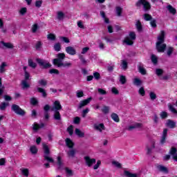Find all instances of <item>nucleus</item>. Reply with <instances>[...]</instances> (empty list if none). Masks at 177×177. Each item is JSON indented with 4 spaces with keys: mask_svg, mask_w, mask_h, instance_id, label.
<instances>
[{
    "mask_svg": "<svg viewBox=\"0 0 177 177\" xmlns=\"http://www.w3.org/2000/svg\"><path fill=\"white\" fill-rule=\"evenodd\" d=\"M135 39H136V34H135V32H130L129 34V37H126L124 38V42L129 46H132V45H133V41H135Z\"/></svg>",
    "mask_w": 177,
    "mask_h": 177,
    "instance_id": "1",
    "label": "nucleus"
},
{
    "mask_svg": "<svg viewBox=\"0 0 177 177\" xmlns=\"http://www.w3.org/2000/svg\"><path fill=\"white\" fill-rule=\"evenodd\" d=\"M11 110L14 111V113L17 115H21V117L26 115V111H24L23 109H21L20 106L16 104H13L12 105Z\"/></svg>",
    "mask_w": 177,
    "mask_h": 177,
    "instance_id": "2",
    "label": "nucleus"
},
{
    "mask_svg": "<svg viewBox=\"0 0 177 177\" xmlns=\"http://www.w3.org/2000/svg\"><path fill=\"white\" fill-rule=\"evenodd\" d=\"M57 57L53 59V64L54 66H59L61 63L63 62V60L66 59V54L63 53H59L57 55Z\"/></svg>",
    "mask_w": 177,
    "mask_h": 177,
    "instance_id": "3",
    "label": "nucleus"
},
{
    "mask_svg": "<svg viewBox=\"0 0 177 177\" xmlns=\"http://www.w3.org/2000/svg\"><path fill=\"white\" fill-rule=\"evenodd\" d=\"M36 62L38 63L39 66H40V67H43V68H50V67H52V64H50V63H46L45 61L39 58H37Z\"/></svg>",
    "mask_w": 177,
    "mask_h": 177,
    "instance_id": "4",
    "label": "nucleus"
},
{
    "mask_svg": "<svg viewBox=\"0 0 177 177\" xmlns=\"http://www.w3.org/2000/svg\"><path fill=\"white\" fill-rule=\"evenodd\" d=\"M84 161L87 167L91 168L93 165V164H96V159L95 158H91L89 156H84Z\"/></svg>",
    "mask_w": 177,
    "mask_h": 177,
    "instance_id": "5",
    "label": "nucleus"
},
{
    "mask_svg": "<svg viewBox=\"0 0 177 177\" xmlns=\"http://www.w3.org/2000/svg\"><path fill=\"white\" fill-rule=\"evenodd\" d=\"M165 49H167V44L161 42H156V50L159 53L165 52Z\"/></svg>",
    "mask_w": 177,
    "mask_h": 177,
    "instance_id": "6",
    "label": "nucleus"
},
{
    "mask_svg": "<svg viewBox=\"0 0 177 177\" xmlns=\"http://www.w3.org/2000/svg\"><path fill=\"white\" fill-rule=\"evenodd\" d=\"M57 166L58 171H62V169H63V167H64V163L63 162V160H62V156H60L57 158Z\"/></svg>",
    "mask_w": 177,
    "mask_h": 177,
    "instance_id": "7",
    "label": "nucleus"
},
{
    "mask_svg": "<svg viewBox=\"0 0 177 177\" xmlns=\"http://www.w3.org/2000/svg\"><path fill=\"white\" fill-rule=\"evenodd\" d=\"M91 100H92V97L82 100L79 104L78 109H82L84 106H88V104L91 103Z\"/></svg>",
    "mask_w": 177,
    "mask_h": 177,
    "instance_id": "8",
    "label": "nucleus"
},
{
    "mask_svg": "<svg viewBox=\"0 0 177 177\" xmlns=\"http://www.w3.org/2000/svg\"><path fill=\"white\" fill-rule=\"evenodd\" d=\"M65 50L68 55H71V56H74V55H77V50H75V48L73 46H68L65 48Z\"/></svg>",
    "mask_w": 177,
    "mask_h": 177,
    "instance_id": "9",
    "label": "nucleus"
},
{
    "mask_svg": "<svg viewBox=\"0 0 177 177\" xmlns=\"http://www.w3.org/2000/svg\"><path fill=\"white\" fill-rule=\"evenodd\" d=\"M42 147L44 153V156H50V149H49V146L46 145L45 142H43Z\"/></svg>",
    "mask_w": 177,
    "mask_h": 177,
    "instance_id": "10",
    "label": "nucleus"
},
{
    "mask_svg": "<svg viewBox=\"0 0 177 177\" xmlns=\"http://www.w3.org/2000/svg\"><path fill=\"white\" fill-rule=\"evenodd\" d=\"M44 118L45 120H49V112H48L49 110H50V105L46 104L44 107Z\"/></svg>",
    "mask_w": 177,
    "mask_h": 177,
    "instance_id": "11",
    "label": "nucleus"
},
{
    "mask_svg": "<svg viewBox=\"0 0 177 177\" xmlns=\"http://www.w3.org/2000/svg\"><path fill=\"white\" fill-rule=\"evenodd\" d=\"M44 127H45V124L44 123H41L40 124L35 122L33 124V131H35V132H37L38 131H39V129H41V128H44Z\"/></svg>",
    "mask_w": 177,
    "mask_h": 177,
    "instance_id": "12",
    "label": "nucleus"
},
{
    "mask_svg": "<svg viewBox=\"0 0 177 177\" xmlns=\"http://www.w3.org/2000/svg\"><path fill=\"white\" fill-rule=\"evenodd\" d=\"M165 41V31L161 30L160 34L158 37V41L160 43H164Z\"/></svg>",
    "mask_w": 177,
    "mask_h": 177,
    "instance_id": "13",
    "label": "nucleus"
},
{
    "mask_svg": "<svg viewBox=\"0 0 177 177\" xmlns=\"http://www.w3.org/2000/svg\"><path fill=\"white\" fill-rule=\"evenodd\" d=\"M157 168L160 172H163L164 174H168V172H169L168 168L166 167L165 166L158 165Z\"/></svg>",
    "mask_w": 177,
    "mask_h": 177,
    "instance_id": "14",
    "label": "nucleus"
},
{
    "mask_svg": "<svg viewBox=\"0 0 177 177\" xmlns=\"http://www.w3.org/2000/svg\"><path fill=\"white\" fill-rule=\"evenodd\" d=\"M167 127L174 129V128H176V122H174V120H167Z\"/></svg>",
    "mask_w": 177,
    "mask_h": 177,
    "instance_id": "15",
    "label": "nucleus"
},
{
    "mask_svg": "<svg viewBox=\"0 0 177 177\" xmlns=\"http://www.w3.org/2000/svg\"><path fill=\"white\" fill-rule=\"evenodd\" d=\"M66 142V145L67 146V147H68L69 149H73V147H74V142H73V140H71V139L70 138H66L65 140Z\"/></svg>",
    "mask_w": 177,
    "mask_h": 177,
    "instance_id": "16",
    "label": "nucleus"
},
{
    "mask_svg": "<svg viewBox=\"0 0 177 177\" xmlns=\"http://www.w3.org/2000/svg\"><path fill=\"white\" fill-rule=\"evenodd\" d=\"M0 44H1V45H3V46H5V48H7V49H13L14 46L13 44H12L11 43H6L3 41H1Z\"/></svg>",
    "mask_w": 177,
    "mask_h": 177,
    "instance_id": "17",
    "label": "nucleus"
},
{
    "mask_svg": "<svg viewBox=\"0 0 177 177\" xmlns=\"http://www.w3.org/2000/svg\"><path fill=\"white\" fill-rule=\"evenodd\" d=\"M37 92H39V93H41L42 97H46V96H48V93H46L45 88L38 87Z\"/></svg>",
    "mask_w": 177,
    "mask_h": 177,
    "instance_id": "18",
    "label": "nucleus"
},
{
    "mask_svg": "<svg viewBox=\"0 0 177 177\" xmlns=\"http://www.w3.org/2000/svg\"><path fill=\"white\" fill-rule=\"evenodd\" d=\"M53 117L54 120L56 121H60L62 120V115H60V112L59 111H55Z\"/></svg>",
    "mask_w": 177,
    "mask_h": 177,
    "instance_id": "19",
    "label": "nucleus"
},
{
    "mask_svg": "<svg viewBox=\"0 0 177 177\" xmlns=\"http://www.w3.org/2000/svg\"><path fill=\"white\" fill-rule=\"evenodd\" d=\"M138 71L142 75H146L147 74V71L143 66L138 65Z\"/></svg>",
    "mask_w": 177,
    "mask_h": 177,
    "instance_id": "20",
    "label": "nucleus"
},
{
    "mask_svg": "<svg viewBox=\"0 0 177 177\" xmlns=\"http://www.w3.org/2000/svg\"><path fill=\"white\" fill-rule=\"evenodd\" d=\"M124 176L126 177H138V174L131 173L129 171H124Z\"/></svg>",
    "mask_w": 177,
    "mask_h": 177,
    "instance_id": "21",
    "label": "nucleus"
},
{
    "mask_svg": "<svg viewBox=\"0 0 177 177\" xmlns=\"http://www.w3.org/2000/svg\"><path fill=\"white\" fill-rule=\"evenodd\" d=\"M167 10L169 12V13H171V15H176V9H175V8H173L172 6L169 5L167 6Z\"/></svg>",
    "mask_w": 177,
    "mask_h": 177,
    "instance_id": "22",
    "label": "nucleus"
},
{
    "mask_svg": "<svg viewBox=\"0 0 177 177\" xmlns=\"http://www.w3.org/2000/svg\"><path fill=\"white\" fill-rule=\"evenodd\" d=\"M54 107L55 109V111H59V110H62V104H60V102L59 101H55L54 102Z\"/></svg>",
    "mask_w": 177,
    "mask_h": 177,
    "instance_id": "23",
    "label": "nucleus"
},
{
    "mask_svg": "<svg viewBox=\"0 0 177 177\" xmlns=\"http://www.w3.org/2000/svg\"><path fill=\"white\" fill-rule=\"evenodd\" d=\"M133 84L136 86H140V85L142 84V82L140 79L136 77L133 79Z\"/></svg>",
    "mask_w": 177,
    "mask_h": 177,
    "instance_id": "24",
    "label": "nucleus"
},
{
    "mask_svg": "<svg viewBox=\"0 0 177 177\" xmlns=\"http://www.w3.org/2000/svg\"><path fill=\"white\" fill-rule=\"evenodd\" d=\"M65 17L66 15H64V12H63L62 11H58L57 12V19L58 20H63Z\"/></svg>",
    "mask_w": 177,
    "mask_h": 177,
    "instance_id": "25",
    "label": "nucleus"
},
{
    "mask_svg": "<svg viewBox=\"0 0 177 177\" xmlns=\"http://www.w3.org/2000/svg\"><path fill=\"white\" fill-rule=\"evenodd\" d=\"M95 129H97V131H99L100 132H102V131H104V129H106V128L104 127V124L103 123L95 126Z\"/></svg>",
    "mask_w": 177,
    "mask_h": 177,
    "instance_id": "26",
    "label": "nucleus"
},
{
    "mask_svg": "<svg viewBox=\"0 0 177 177\" xmlns=\"http://www.w3.org/2000/svg\"><path fill=\"white\" fill-rule=\"evenodd\" d=\"M75 135L79 136V138H84V136H85V133L81 131V130H80V129H75Z\"/></svg>",
    "mask_w": 177,
    "mask_h": 177,
    "instance_id": "27",
    "label": "nucleus"
},
{
    "mask_svg": "<svg viewBox=\"0 0 177 177\" xmlns=\"http://www.w3.org/2000/svg\"><path fill=\"white\" fill-rule=\"evenodd\" d=\"M49 156L50 155H44V161H47V162H51L53 164V162H55V160H53V158Z\"/></svg>",
    "mask_w": 177,
    "mask_h": 177,
    "instance_id": "28",
    "label": "nucleus"
},
{
    "mask_svg": "<svg viewBox=\"0 0 177 177\" xmlns=\"http://www.w3.org/2000/svg\"><path fill=\"white\" fill-rule=\"evenodd\" d=\"M28 64L29 67H31L32 68H37V63L34 62V61H32V59H29L28 60Z\"/></svg>",
    "mask_w": 177,
    "mask_h": 177,
    "instance_id": "29",
    "label": "nucleus"
},
{
    "mask_svg": "<svg viewBox=\"0 0 177 177\" xmlns=\"http://www.w3.org/2000/svg\"><path fill=\"white\" fill-rule=\"evenodd\" d=\"M136 28H137L138 32H141V31L143 30V26H142V23L140 22V21L138 20L136 22Z\"/></svg>",
    "mask_w": 177,
    "mask_h": 177,
    "instance_id": "30",
    "label": "nucleus"
},
{
    "mask_svg": "<svg viewBox=\"0 0 177 177\" xmlns=\"http://www.w3.org/2000/svg\"><path fill=\"white\" fill-rule=\"evenodd\" d=\"M151 62L153 63V64H157V63H158V57H157L156 55L152 54L151 55Z\"/></svg>",
    "mask_w": 177,
    "mask_h": 177,
    "instance_id": "31",
    "label": "nucleus"
},
{
    "mask_svg": "<svg viewBox=\"0 0 177 177\" xmlns=\"http://www.w3.org/2000/svg\"><path fill=\"white\" fill-rule=\"evenodd\" d=\"M142 127V124L136 123L135 125H131L128 127V131H132V129H136V128H140Z\"/></svg>",
    "mask_w": 177,
    "mask_h": 177,
    "instance_id": "32",
    "label": "nucleus"
},
{
    "mask_svg": "<svg viewBox=\"0 0 177 177\" xmlns=\"http://www.w3.org/2000/svg\"><path fill=\"white\" fill-rule=\"evenodd\" d=\"M111 118L115 121V122H120V117H118L117 113H112L111 115Z\"/></svg>",
    "mask_w": 177,
    "mask_h": 177,
    "instance_id": "33",
    "label": "nucleus"
},
{
    "mask_svg": "<svg viewBox=\"0 0 177 177\" xmlns=\"http://www.w3.org/2000/svg\"><path fill=\"white\" fill-rule=\"evenodd\" d=\"M6 66H8L6 64V62L1 63V65L0 66V74H3V73L6 71V70L5 69V67H6Z\"/></svg>",
    "mask_w": 177,
    "mask_h": 177,
    "instance_id": "34",
    "label": "nucleus"
},
{
    "mask_svg": "<svg viewBox=\"0 0 177 177\" xmlns=\"http://www.w3.org/2000/svg\"><path fill=\"white\" fill-rule=\"evenodd\" d=\"M21 85L22 89H28L30 88V84L27 82V80H22Z\"/></svg>",
    "mask_w": 177,
    "mask_h": 177,
    "instance_id": "35",
    "label": "nucleus"
},
{
    "mask_svg": "<svg viewBox=\"0 0 177 177\" xmlns=\"http://www.w3.org/2000/svg\"><path fill=\"white\" fill-rule=\"evenodd\" d=\"M68 133H69L70 136H73L74 133V126L70 125L66 129Z\"/></svg>",
    "mask_w": 177,
    "mask_h": 177,
    "instance_id": "36",
    "label": "nucleus"
},
{
    "mask_svg": "<svg viewBox=\"0 0 177 177\" xmlns=\"http://www.w3.org/2000/svg\"><path fill=\"white\" fill-rule=\"evenodd\" d=\"M75 149H71L67 152L68 157H71L72 158H74L75 157Z\"/></svg>",
    "mask_w": 177,
    "mask_h": 177,
    "instance_id": "37",
    "label": "nucleus"
},
{
    "mask_svg": "<svg viewBox=\"0 0 177 177\" xmlns=\"http://www.w3.org/2000/svg\"><path fill=\"white\" fill-rule=\"evenodd\" d=\"M176 153H177V149H176V147H171V149H170V150H169V154L170 156H172V157H173V156H175V154H176Z\"/></svg>",
    "mask_w": 177,
    "mask_h": 177,
    "instance_id": "38",
    "label": "nucleus"
},
{
    "mask_svg": "<svg viewBox=\"0 0 177 177\" xmlns=\"http://www.w3.org/2000/svg\"><path fill=\"white\" fill-rule=\"evenodd\" d=\"M149 98H150V100H151L152 102H154V100L157 99V94H156V93L153 91H151L149 93Z\"/></svg>",
    "mask_w": 177,
    "mask_h": 177,
    "instance_id": "39",
    "label": "nucleus"
},
{
    "mask_svg": "<svg viewBox=\"0 0 177 177\" xmlns=\"http://www.w3.org/2000/svg\"><path fill=\"white\" fill-rule=\"evenodd\" d=\"M30 150L32 154H37L38 153V148L35 145L31 146Z\"/></svg>",
    "mask_w": 177,
    "mask_h": 177,
    "instance_id": "40",
    "label": "nucleus"
},
{
    "mask_svg": "<svg viewBox=\"0 0 177 177\" xmlns=\"http://www.w3.org/2000/svg\"><path fill=\"white\" fill-rule=\"evenodd\" d=\"M143 8L145 10H150V9H151V5H150V3H149V1H145Z\"/></svg>",
    "mask_w": 177,
    "mask_h": 177,
    "instance_id": "41",
    "label": "nucleus"
},
{
    "mask_svg": "<svg viewBox=\"0 0 177 177\" xmlns=\"http://www.w3.org/2000/svg\"><path fill=\"white\" fill-rule=\"evenodd\" d=\"M72 64L70 62L67 63H63L61 62L59 65L57 66V67H71Z\"/></svg>",
    "mask_w": 177,
    "mask_h": 177,
    "instance_id": "42",
    "label": "nucleus"
},
{
    "mask_svg": "<svg viewBox=\"0 0 177 177\" xmlns=\"http://www.w3.org/2000/svg\"><path fill=\"white\" fill-rule=\"evenodd\" d=\"M116 14H117V16H118V17H121V16L122 15V8H121L120 6H117L116 7Z\"/></svg>",
    "mask_w": 177,
    "mask_h": 177,
    "instance_id": "43",
    "label": "nucleus"
},
{
    "mask_svg": "<svg viewBox=\"0 0 177 177\" xmlns=\"http://www.w3.org/2000/svg\"><path fill=\"white\" fill-rule=\"evenodd\" d=\"M79 59H80L82 64H83V66H85V64H86L88 63V61H86V59H85V57H84V55H79Z\"/></svg>",
    "mask_w": 177,
    "mask_h": 177,
    "instance_id": "44",
    "label": "nucleus"
},
{
    "mask_svg": "<svg viewBox=\"0 0 177 177\" xmlns=\"http://www.w3.org/2000/svg\"><path fill=\"white\" fill-rule=\"evenodd\" d=\"M54 49L56 52H60V50H62V45H60V43H56L54 45Z\"/></svg>",
    "mask_w": 177,
    "mask_h": 177,
    "instance_id": "45",
    "label": "nucleus"
},
{
    "mask_svg": "<svg viewBox=\"0 0 177 177\" xmlns=\"http://www.w3.org/2000/svg\"><path fill=\"white\" fill-rule=\"evenodd\" d=\"M39 85H41V86H46L48 85V82L44 79H41L38 81Z\"/></svg>",
    "mask_w": 177,
    "mask_h": 177,
    "instance_id": "46",
    "label": "nucleus"
},
{
    "mask_svg": "<svg viewBox=\"0 0 177 177\" xmlns=\"http://www.w3.org/2000/svg\"><path fill=\"white\" fill-rule=\"evenodd\" d=\"M156 74L158 77H161L164 74V70L161 68H156Z\"/></svg>",
    "mask_w": 177,
    "mask_h": 177,
    "instance_id": "47",
    "label": "nucleus"
},
{
    "mask_svg": "<svg viewBox=\"0 0 177 177\" xmlns=\"http://www.w3.org/2000/svg\"><path fill=\"white\" fill-rule=\"evenodd\" d=\"M146 2V0H138L136 3V6H137V8H140V6H144L145 3Z\"/></svg>",
    "mask_w": 177,
    "mask_h": 177,
    "instance_id": "48",
    "label": "nucleus"
},
{
    "mask_svg": "<svg viewBox=\"0 0 177 177\" xmlns=\"http://www.w3.org/2000/svg\"><path fill=\"white\" fill-rule=\"evenodd\" d=\"M38 28H39V26H38L37 24H33L32 26V32H33V34H35V32L38 31Z\"/></svg>",
    "mask_w": 177,
    "mask_h": 177,
    "instance_id": "49",
    "label": "nucleus"
},
{
    "mask_svg": "<svg viewBox=\"0 0 177 177\" xmlns=\"http://www.w3.org/2000/svg\"><path fill=\"white\" fill-rule=\"evenodd\" d=\"M120 82L122 84V85H124V84H127V77L122 75H120Z\"/></svg>",
    "mask_w": 177,
    "mask_h": 177,
    "instance_id": "50",
    "label": "nucleus"
},
{
    "mask_svg": "<svg viewBox=\"0 0 177 177\" xmlns=\"http://www.w3.org/2000/svg\"><path fill=\"white\" fill-rule=\"evenodd\" d=\"M8 106H9V103H6V102H2L1 104H0V110H6V107H8Z\"/></svg>",
    "mask_w": 177,
    "mask_h": 177,
    "instance_id": "51",
    "label": "nucleus"
},
{
    "mask_svg": "<svg viewBox=\"0 0 177 177\" xmlns=\"http://www.w3.org/2000/svg\"><path fill=\"white\" fill-rule=\"evenodd\" d=\"M30 104H32V106H37V104H38V100L35 97L30 98Z\"/></svg>",
    "mask_w": 177,
    "mask_h": 177,
    "instance_id": "52",
    "label": "nucleus"
},
{
    "mask_svg": "<svg viewBox=\"0 0 177 177\" xmlns=\"http://www.w3.org/2000/svg\"><path fill=\"white\" fill-rule=\"evenodd\" d=\"M49 73L50 74H56L57 75H59L60 74V72H59V70L56 68H51L49 70Z\"/></svg>",
    "mask_w": 177,
    "mask_h": 177,
    "instance_id": "53",
    "label": "nucleus"
},
{
    "mask_svg": "<svg viewBox=\"0 0 177 177\" xmlns=\"http://www.w3.org/2000/svg\"><path fill=\"white\" fill-rule=\"evenodd\" d=\"M122 68L124 70L128 68V62L126 60H122Z\"/></svg>",
    "mask_w": 177,
    "mask_h": 177,
    "instance_id": "54",
    "label": "nucleus"
},
{
    "mask_svg": "<svg viewBox=\"0 0 177 177\" xmlns=\"http://www.w3.org/2000/svg\"><path fill=\"white\" fill-rule=\"evenodd\" d=\"M102 111L104 114H108L109 111H110V108L107 106H104L102 109Z\"/></svg>",
    "mask_w": 177,
    "mask_h": 177,
    "instance_id": "55",
    "label": "nucleus"
},
{
    "mask_svg": "<svg viewBox=\"0 0 177 177\" xmlns=\"http://www.w3.org/2000/svg\"><path fill=\"white\" fill-rule=\"evenodd\" d=\"M48 39H50V41H55L56 39V35L53 33H50L47 36Z\"/></svg>",
    "mask_w": 177,
    "mask_h": 177,
    "instance_id": "56",
    "label": "nucleus"
},
{
    "mask_svg": "<svg viewBox=\"0 0 177 177\" xmlns=\"http://www.w3.org/2000/svg\"><path fill=\"white\" fill-rule=\"evenodd\" d=\"M138 93L141 96H145L146 95V91H145V88L140 87L139 91H138Z\"/></svg>",
    "mask_w": 177,
    "mask_h": 177,
    "instance_id": "57",
    "label": "nucleus"
},
{
    "mask_svg": "<svg viewBox=\"0 0 177 177\" xmlns=\"http://www.w3.org/2000/svg\"><path fill=\"white\" fill-rule=\"evenodd\" d=\"M144 17L146 21H150V20L153 19V17H151V15H150L149 14H145Z\"/></svg>",
    "mask_w": 177,
    "mask_h": 177,
    "instance_id": "58",
    "label": "nucleus"
},
{
    "mask_svg": "<svg viewBox=\"0 0 177 177\" xmlns=\"http://www.w3.org/2000/svg\"><path fill=\"white\" fill-rule=\"evenodd\" d=\"M35 6L38 8H41L42 6V0L36 1L35 3Z\"/></svg>",
    "mask_w": 177,
    "mask_h": 177,
    "instance_id": "59",
    "label": "nucleus"
},
{
    "mask_svg": "<svg viewBox=\"0 0 177 177\" xmlns=\"http://www.w3.org/2000/svg\"><path fill=\"white\" fill-rule=\"evenodd\" d=\"M168 117V113H167L166 111H162L160 113V118H162V120H165V118H167Z\"/></svg>",
    "mask_w": 177,
    "mask_h": 177,
    "instance_id": "60",
    "label": "nucleus"
},
{
    "mask_svg": "<svg viewBox=\"0 0 177 177\" xmlns=\"http://www.w3.org/2000/svg\"><path fill=\"white\" fill-rule=\"evenodd\" d=\"M93 77L95 80L99 81V80H100V73H99L98 72H95L93 73Z\"/></svg>",
    "mask_w": 177,
    "mask_h": 177,
    "instance_id": "61",
    "label": "nucleus"
},
{
    "mask_svg": "<svg viewBox=\"0 0 177 177\" xmlns=\"http://www.w3.org/2000/svg\"><path fill=\"white\" fill-rule=\"evenodd\" d=\"M88 113H89V109L88 108H86V109H84L82 111V115L83 118H85V117H86V114Z\"/></svg>",
    "mask_w": 177,
    "mask_h": 177,
    "instance_id": "62",
    "label": "nucleus"
},
{
    "mask_svg": "<svg viewBox=\"0 0 177 177\" xmlns=\"http://www.w3.org/2000/svg\"><path fill=\"white\" fill-rule=\"evenodd\" d=\"M174 52V47H169L167 49V56H171Z\"/></svg>",
    "mask_w": 177,
    "mask_h": 177,
    "instance_id": "63",
    "label": "nucleus"
},
{
    "mask_svg": "<svg viewBox=\"0 0 177 177\" xmlns=\"http://www.w3.org/2000/svg\"><path fill=\"white\" fill-rule=\"evenodd\" d=\"M30 174V171H28V169H24L22 170V174L24 176H28Z\"/></svg>",
    "mask_w": 177,
    "mask_h": 177,
    "instance_id": "64",
    "label": "nucleus"
}]
</instances>
